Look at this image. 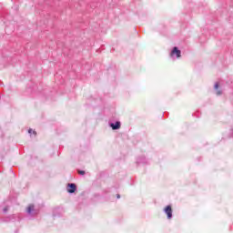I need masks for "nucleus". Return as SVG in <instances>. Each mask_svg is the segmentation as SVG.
<instances>
[{"label": "nucleus", "mask_w": 233, "mask_h": 233, "mask_svg": "<svg viewBox=\"0 0 233 233\" xmlns=\"http://www.w3.org/2000/svg\"><path fill=\"white\" fill-rule=\"evenodd\" d=\"M78 174H80L81 176H85V171H83V170H78Z\"/></svg>", "instance_id": "7"}, {"label": "nucleus", "mask_w": 233, "mask_h": 233, "mask_svg": "<svg viewBox=\"0 0 233 233\" xmlns=\"http://www.w3.org/2000/svg\"><path fill=\"white\" fill-rule=\"evenodd\" d=\"M76 184L67 185V192H69V194H74V192H76Z\"/></svg>", "instance_id": "2"}, {"label": "nucleus", "mask_w": 233, "mask_h": 233, "mask_svg": "<svg viewBox=\"0 0 233 233\" xmlns=\"http://www.w3.org/2000/svg\"><path fill=\"white\" fill-rule=\"evenodd\" d=\"M116 198H117V199H119V198H121V196H120V195H117Z\"/></svg>", "instance_id": "10"}, {"label": "nucleus", "mask_w": 233, "mask_h": 233, "mask_svg": "<svg viewBox=\"0 0 233 233\" xmlns=\"http://www.w3.org/2000/svg\"><path fill=\"white\" fill-rule=\"evenodd\" d=\"M28 133L29 134H34L35 136H37V133L35 130H33V129H29Z\"/></svg>", "instance_id": "6"}, {"label": "nucleus", "mask_w": 233, "mask_h": 233, "mask_svg": "<svg viewBox=\"0 0 233 233\" xmlns=\"http://www.w3.org/2000/svg\"><path fill=\"white\" fill-rule=\"evenodd\" d=\"M110 127L113 130H119L121 128V123L116 122V124H110Z\"/></svg>", "instance_id": "4"}, {"label": "nucleus", "mask_w": 233, "mask_h": 233, "mask_svg": "<svg viewBox=\"0 0 233 233\" xmlns=\"http://www.w3.org/2000/svg\"><path fill=\"white\" fill-rule=\"evenodd\" d=\"M218 88H219V84L218 83L215 84V90H218Z\"/></svg>", "instance_id": "8"}, {"label": "nucleus", "mask_w": 233, "mask_h": 233, "mask_svg": "<svg viewBox=\"0 0 233 233\" xmlns=\"http://www.w3.org/2000/svg\"><path fill=\"white\" fill-rule=\"evenodd\" d=\"M164 210L167 216V219H172V207L167 206Z\"/></svg>", "instance_id": "1"}, {"label": "nucleus", "mask_w": 233, "mask_h": 233, "mask_svg": "<svg viewBox=\"0 0 233 233\" xmlns=\"http://www.w3.org/2000/svg\"><path fill=\"white\" fill-rule=\"evenodd\" d=\"M176 55L177 58L181 57V50L177 49V47H174L171 51V56Z\"/></svg>", "instance_id": "3"}, {"label": "nucleus", "mask_w": 233, "mask_h": 233, "mask_svg": "<svg viewBox=\"0 0 233 233\" xmlns=\"http://www.w3.org/2000/svg\"><path fill=\"white\" fill-rule=\"evenodd\" d=\"M26 210L28 214H32L34 212V205H29Z\"/></svg>", "instance_id": "5"}, {"label": "nucleus", "mask_w": 233, "mask_h": 233, "mask_svg": "<svg viewBox=\"0 0 233 233\" xmlns=\"http://www.w3.org/2000/svg\"><path fill=\"white\" fill-rule=\"evenodd\" d=\"M217 96H221V90H217Z\"/></svg>", "instance_id": "9"}]
</instances>
